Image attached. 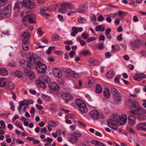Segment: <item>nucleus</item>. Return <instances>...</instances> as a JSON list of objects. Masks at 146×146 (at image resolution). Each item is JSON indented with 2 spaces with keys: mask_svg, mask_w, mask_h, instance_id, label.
Returning <instances> with one entry per match:
<instances>
[{
  "mask_svg": "<svg viewBox=\"0 0 146 146\" xmlns=\"http://www.w3.org/2000/svg\"><path fill=\"white\" fill-rule=\"evenodd\" d=\"M31 56L29 57V61L28 62V66L30 68L32 67L35 64V66L36 70L41 74L45 73L47 67L44 64L39 60H37L36 58V56L33 53H30Z\"/></svg>",
  "mask_w": 146,
  "mask_h": 146,
  "instance_id": "f257e3e1",
  "label": "nucleus"
},
{
  "mask_svg": "<svg viewBox=\"0 0 146 146\" xmlns=\"http://www.w3.org/2000/svg\"><path fill=\"white\" fill-rule=\"evenodd\" d=\"M119 118L120 116L117 114L112 115L110 119L108 120L107 121L108 125L114 130H117V127L115 122L118 123Z\"/></svg>",
  "mask_w": 146,
  "mask_h": 146,
  "instance_id": "f03ea898",
  "label": "nucleus"
},
{
  "mask_svg": "<svg viewBox=\"0 0 146 146\" xmlns=\"http://www.w3.org/2000/svg\"><path fill=\"white\" fill-rule=\"evenodd\" d=\"M23 5L31 9H34L36 6L35 3L30 0H23L22 1V4L16 3L15 8L19 9L21 8V7H22Z\"/></svg>",
  "mask_w": 146,
  "mask_h": 146,
  "instance_id": "7ed1b4c3",
  "label": "nucleus"
},
{
  "mask_svg": "<svg viewBox=\"0 0 146 146\" xmlns=\"http://www.w3.org/2000/svg\"><path fill=\"white\" fill-rule=\"evenodd\" d=\"M50 80V78L48 76L44 75L40 76L38 80H36V84L40 87L45 88L46 84H47Z\"/></svg>",
  "mask_w": 146,
  "mask_h": 146,
  "instance_id": "20e7f679",
  "label": "nucleus"
},
{
  "mask_svg": "<svg viewBox=\"0 0 146 146\" xmlns=\"http://www.w3.org/2000/svg\"><path fill=\"white\" fill-rule=\"evenodd\" d=\"M66 75L67 77L69 78L72 77L73 78H78L79 77V75L78 73L69 68L66 69Z\"/></svg>",
  "mask_w": 146,
  "mask_h": 146,
  "instance_id": "39448f33",
  "label": "nucleus"
},
{
  "mask_svg": "<svg viewBox=\"0 0 146 146\" xmlns=\"http://www.w3.org/2000/svg\"><path fill=\"white\" fill-rule=\"evenodd\" d=\"M111 91L114 97L115 100L118 102H120L121 100V97L119 92L114 88H112Z\"/></svg>",
  "mask_w": 146,
  "mask_h": 146,
  "instance_id": "423d86ee",
  "label": "nucleus"
},
{
  "mask_svg": "<svg viewBox=\"0 0 146 146\" xmlns=\"http://www.w3.org/2000/svg\"><path fill=\"white\" fill-rule=\"evenodd\" d=\"M61 96L67 104H68V101L72 100L73 99L72 96L68 93H63L62 94Z\"/></svg>",
  "mask_w": 146,
  "mask_h": 146,
  "instance_id": "0eeeda50",
  "label": "nucleus"
},
{
  "mask_svg": "<svg viewBox=\"0 0 146 146\" xmlns=\"http://www.w3.org/2000/svg\"><path fill=\"white\" fill-rule=\"evenodd\" d=\"M24 71L28 76L30 79L33 80L34 79L35 74L32 70L26 68L24 69Z\"/></svg>",
  "mask_w": 146,
  "mask_h": 146,
  "instance_id": "6e6552de",
  "label": "nucleus"
},
{
  "mask_svg": "<svg viewBox=\"0 0 146 146\" xmlns=\"http://www.w3.org/2000/svg\"><path fill=\"white\" fill-rule=\"evenodd\" d=\"M68 140L71 143L75 144L79 140V138L73 134H69L68 135Z\"/></svg>",
  "mask_w": 146,
  "mask_h": 146,
  "instance_id": "1a4fd4ad",
  "label": "nucleus"
},
{
  "mask_svg": "<svg viewBox=\"0 0 146 146\" xmlns=\"http://www.w3.org/2000/svg\"><path fill=\"white\" fill-rule=\"evenodd\" d=\"M143 42L142 40L139 39L131 42V44L134 48H138L142 44Z\"/></svg>",
  "mask_w": 146,
  "mask_h": 146,
  "instance_id": "9d476101",
  "label": "nucleus"
},
{
  "mask_svg": "<svg viewBox=\"0 0 146 146\" xmlns=\"http://www.w3.org/2000/svg\"><path fill=\"white\" fill-rule=\"evenodd\" d=\"M89 115L94 119H97L100 118V115L99 112L96 110H93L90 111Z\"/></svg>",
  "mask_w": 146,
  "mask_h": 146,
  "instance_id": "9b49d317",
  "label": "nucleus"
},
{
  "mask_svg": "<svg viewBox=\"0 0 146 146\" xmlns=\"http://www.w3.org/2000/svg\"><path fill=\"white\" fill-rule=\"evenodd\" d=\"M87 5L86 4H81L78 9L77 12L78 13H85L87 11Z\"/></svg>",
  "mask_w": 146,
  "mask_h": 146,
  "instance_id": "f8f14e48",
  "label": "nucleus"
},
{
  "mask_svg": "<svg viewBox=\"0 0 146 146\" xmlns=\"http://www.w3.org/2000/svg\"><path fill=\"white\" fill-rule=\"evenodd\" d=\"M119 118L117 123L119 125H124L126 123L127 120L126 115L125 114L122 115L120 116Z\"/></svg>",
  "mask_w": 146,
  "mask_h": 146,
  "instance_id": "ddd939ff",
  "label": "nucleus"
},
{
  "mask_svg": "<svg viewBox=\"0 0 146 146\" xmlns=\"http://www.w3.org/2000/svg\"><path fill=\"white\" fill-rule=\"evenodd\" d=\"M49 87L50 88L54 90L58 91L60 90V87L55 82H51L48 84Z\"/></svg>",
  "mask_w": 146,
  "mask_h": 146,
  "instance_id": "4468645a",
  "label": "nucleus"
},
{
  "mask_svg": "<svg viewBox=\"0 0 146 146\" xmlns=\"http://www.w3.org/2000/svg\"><path fill=\"white\" fill-rule=\"evenodd\" d=\"M83 29L82 27H79L77 29L76 27L73 26L72 28V31L71 33V35L73 36H75L76 34L78 32H81L82 31Z\"/></svg>",
  "mask_w": 146,
  "mask_h": 146,
  "instance_id": "2eb2a0df",
  "label": "nucleus"
},
{
  "mask_svg": "<svg viewBox=\"0 0 146 146\" xmlns=\"http://www.w3.org/2000/svg\"><path fill=\"white\" fill-rule=\"evenodd\" d=\"M134 80L138 81H141L142 78H145L146 75L143 74H136L135 76H133Z\"/></svg>",
  "mask_w": 146,
  "mask_h": 146,
  "instance_id": "dca6fc26",
  "label": "nucleus"
},
{
  "mask_svg": "<svg viewBox=\"0 0 146 146\" xmlns=\"http://www.w3.org/2000/svg\"><path fill=\"white\" fill-rule=\"evenodd\" d=\"M53 73L54 76L56 78H60L62 76L60 70L58 68H54L53 70Z\"/></svg>",
  "mask_w": 146,
  "mask_h": 146,
  "instance_id": "f3484780",
  "label": "nucleus"
},
{
  "mask_svg": "<svg viewBox=\"0 0 146 146\" xmlns=\"http://www.w3.org/2000/svg\"><path fill=\"white\" fill-rule=\"evenodd\" d=\"M136 128L138 130L146 131V123H139L137 126Z\"/></svg>",
  "mask_w": 146,
  "mask_h": 146,
  "instance_id": "a211bd4d",
  "label": "nucleus"
},
{
  "mask_svg": "<svg viewBox=\"0 0 146 146\" xmlns=\"http://www.w3.org/2000/svg\"><path fill=\"white\" fill-rule=\"evenodd\" d=\"M128 119L129 123L130 125H133L135 123V117L133 115L129 116Z\"/></svg>",
  "mask_w": 146,
  "mask_h": 146,
  "instance_id": "6ab92c4d",
  "label": "nucleus"
},
{
  "mask_svg": "<svg viewBox=\"0 0 146 146\" xmlns=\"http://www.w3.org/2000/svg\"><path fill=\"white\" fill-rule=\"evenodd\" d=\"M22 44V48L24 50H27L29 49V44L28 39H23Z\"/></svg>",
  "mask_w": 146,
  "mask_h": 146,
  "instance_id": "aec40b11",
  "label": "nucleus"
},
{
  "mask_svg": "<svg viewBox=\"0 0 146 146\" xmlns=\"http://www.w3.org/2000/svg\"><path fill=\"white\" fill-rule=\"evenodd\" d=\"M79 110L82 113H84L87 112L88 111V108L86 106V104L84 103L78 108Z\"/></svg>",
  "mask_w": 146,
  "mask_h": 146,
  "instance_id": "412c9836",
  "label": "nucleus"
},
{
  "mask_svg": "<svg viewBox=\"0 0 146 146\" xmlns=\"http://www.w3.org/2000/svg\"><path fill=\"white\" fill-rule=\"evenodd\" d=\"M104 96L106 98H108L111 94L109 89L107 88H105L103 92Z\"/></svg>",
  "mask_w": 146,
  "mask_h": 146,
  "instance_id": "4be33fe9",
  "label": "nucleus"
},
{
  "mask_svg": "<svg viewBox=\"0 0 146 146\" xmlns=\"http://www.w3.org/2000/svg\"><path fill=\"white\" fill-rule=\"evenodd\" d=\"M29 61H27V60H22L20 62V65L23 68H27V66L29 67L28 66V62Z\"/></svg>",
  "mask_w": 146,
  "mask_h": 146,
  "instance_id": "5701e85b",
  "label": "nucleus"
},
{
  "mask_svg": "<svg viewBox=\"0 0 146 146\" xmlns=\"http://www.w3.org/2000/svg\"><path fill=\"white\" fill-rule=\"evenodd\" d=\"M129 103L131 105V108H137L140 107L139 104L135 101L133 100L129 101Z\"/></svg>",
  "mask_w": 146,
  "mask_h": 146,
  "instance_id": "b1692460",
  "label": "nucleus"
},
{
  "mask_svg": "<svg viewBox=\"0 0 146 146\" xmlns=\"http://www.w3.org/2000/svg\"><path fill=\"white\" fill-rule=\"evenodd\" d=\"M7 70L4 68H0V74L5 76L7 75L8 74Z\"/></svg>",
  "mask_w": 146,
  "mask_h": 146,
  "instance_id": "393cba45",
  "label": "nucleus"
},
{
  "mask_svg": "<svg viewBox=\"0 0 146 146\" xmlns=\"http://www.w3.org/2000/svg\"><path fill=\"white\" fill-rule=\"evenodd\" d=\"M137 109H134L131 110L130 112L131 113L135 115H138L140 114V107L137 108Z\"/></svg>",
  "mask_w": 146,
  "mask_h": 146,
  "instance_id": "a878e982",
  "label": "nucleus"
},
{
  "mask_svg": "<svg viewBox=\"0 0 146 146\" xmlns=\"http://www.w3.org/2000/svg\"><path fill=\"white\" fill-rule=\"evenodd\" d=\"M7 80L6 78H1L0 79V87H3L7 83Z\"/></svg>",
  "mask_w": 146,
  "mask_h": 146,
  "instance_id": "bb28decb",
  "label": "nucleus"
},
{
  "mask_svg": "<svg viewBox=\"0 0 146 146\" xmlns=\"http://www.w3.org/2000/svg\"><path fill=\"white\" fill-rule=\"evenodd\" d=\"M11 6L9 5H8L5 7L4 9V11L5 12V14H9L11 12Z\"/></svg>",
  "mask_w": 146,
  "mask_h": 146,
  "instance_id": "cd10ccee",
  "label": "nucleus"
},
{
  "mask_svg": "<svg viewBox=\"0 0 146 146\" xmlns=\"http://www.w3.org/2000/svg\"><path fill=\"white\" fill-rule=\"evenodd\" d=\"M6 87L9 90L13 89L15 88L14 84L11 82H8L6 85Z\"/></svg>",
  "mask_w": 146,
  "mask_h": 146,
  "instance_id": "c85d7f7f",
  "label": "nucleus"
},
{
  "mask_svg": "<svg viewBox=\"0 0 146 146\" xmlns=\"http://www.w3.org/2000/svg\"><path fill=\"white\" fill-rule=\"evenodd\" d=\"M115 73L113 71L111 70L107 73L106 76L108 78L110 79L113 77Z\"/></svg>",
  "mask_w": 146,
  "mask_h": 146,
  "instance_id": "c756f323",
  "label": "nucleus"
},
{
  "mask_svg": "<svg viewBox=\"0 0 146 146\" xmlns=\"http://www.w3.org/2000/svg\"><path fill=\"white\" fill-rule=\"evenodd\" d=\"M105 28L102 25H99L96 27L95 28V30L97 31L103 32L105 30Z\"/></svg>",
  "mask_w": 146,
  "mask_h": 146,
  "instance_id": "7c9ffc66",
  "label": "nucleus"
},
{
  "mask_svg": "<svg viewBox=\"0 0 146 146\" xmlns=\"http://www.w3.org/2000/svg\"><path fill=\"white\" fill-rule=\"evenodd\" d=\"M76 103L77 107L79 108L84 103L80 99H77L76 100Z\"/></svg>",
  "mask_w": 146,
  "mask_h": 146,
  "instance_id": "2f4dec72",
  "label": "nucleus"
},
{
  "mask_svg": "<svg viewBox=\"0 0 146 146\" xmlns=\"http://www.w3.org/2000/svg\"><path fill=\"white\" fill-rule=\"evenodd\" d=\"M30 35V34L29 32H25L23 33L22 35V36L23 38L25 39H28V41Z\"/></svg>",
  "mask_w": 146,
  "mask_h": 146,
  "instance_id": "473e14b6",
  "label": "nucleus"
},
{
  "mask_svg": "<svg viewBox=\"0 0 146 146\" xmlns=\"http://www.w3.org/2000/svg\"><path fill=\"white\" fill-rule=\"evenodd\" d=\"M96 92L98 93H101L102 91V89L100 85L97 84L96 86Z\"/></svg>",
  "mask_w": 146,
  "mask_h": 146,
  "instance_id": "72a5a7b5",
  "label": "nucleus"
},
{
  "mask_svg": "<svg viewBox=\"0 0 146 146\" xmlns=\"http://www.w3.org/2000/svg\"><path fill=\"white\" fill-rule=\"evenodd\" d=\"M58 122L57 121H49L48 122V125L50 127H55L58 125Z\"/></svg>",
  "mask_w": 146,
  "mask_h": 146,
  "instance_id": "f704fd0d",
  "label": "nucleus"
},
{
  "mask_svg": "<svg viewBox=\"0 0 146 146\" xmlns=\"http://www.w3.org/2000/svg\"><path fill=\"white\" fill-rule=\"evenodd\" d=\"M71 4V3H64L61 5L60 7L66 9L67 8H69Z\"/></svg>",
  "mask_w": 146,
  "mask_h": 146,
  "instance_id": "c9c22d12",
  "label": "nucleus"
},
{
  "mask_svg": "<svg viewBox=\"0 0 146 146\" xmlns=\"http://www.w3.org/2000/svg\"><path fill=\"white\" fill-rule=\"evenodd\" d=\"M40 13L44 14L45 13V12L48 10V8L46 6H43L40 8Z\"/></svg>",
  "mask_w": 146,
  "mask_h": 146,
  "instance_id": "e433bc0d",
  "label": "nucleus"
},
{
  "mask_svg": "<svg viewBox=\"0 0 146 146\" xmlns=\"http://www.w3.org/2000/svg\"><path fill=\"white\" fill-rule=\"evenodd\" d=\"M88 62L90 64H92L94 66L96 65L97 63V60L95 59H90L89 60Z\"/></svg>",
  "mask_w": 146,
  "mask_h": 146,
  "instance_id": "4c0bfd02",
  "label": "nucleus"
},
{
  "mask_svg": "<svg viewBox=\"0 0 146 146\" xmlns=\"http://www.w3.org/2000/svg\"><path fill=\"white\" fill-rule=\"evenodd\" d=\"M82 53L85 56H90L91 55V53L89 50H83Z\"/></svg>",
  "mask_w": 146,
  "mask_h": 146,
  "instance_id": "58836bf2",
  "label": "nucleus"
},
{
  "mask_svg": "<svg viewBox=\"0 0 146 146\" xmlns=\"http://www.w3.org/2000/svg\"><path fill=\"white\" fill-rule=\"evenodd\" d=\"M42 97L44 100L46 102H49L51 100L50 98L46 95L43 94Z\"/></svg>",
  "mask_w": 146,
  "mask_h": 146,
  "instance_id": "ea45409f",
  "label": "nucleus"
},
{
  "mask_svg": "<svg viewBox=\"0 0 146 146\" xmlns=\"http://www.w3.org/2000/svg\"><path fill=\"white\" fill-rule=\"evenodd\" d=\"M138 117L139 120H143L146 119V116L143 114L140 113Z\"/></svg>",
  "mask_w": 146,
  "mask_h": 146,
  "instance_id": "a19ab883",
  "label": "nucleus"
},
{
  "mask_svg": "<svg viewBox=\"0 0 146 146\" xmlns=\"http://www.w3.org/2000/svg\"><path fill=\"white\" fill-rule=\"evenodd\" d=\"M96 47H97L98 49L100 50H102L103 49L104 47V43L103 42H102L98 44Z\"/></svg>",
  "mask_w": 146,
  "mask_h": 146,
  "instance_id": "79ce46f5",
  "label": "nucleus"
},
{
  "mask_svg": "<svg viewBox=\"0 0 146 146\" xmlns=\"http://www.w3.org/2000/svg\"><path fill=\"white\" fill-rule=\"evenodd\" d=\"M69 9H70V11L71 13H74L76 12L75 9L74 8V6L72 4L70 6Z\"/></svg>",
  "mask_w": 146,
  "mask_h": 146,
  "instance_id": "37998d69",
  "label": "nucleus"
},
{
  "mask_svg": "<svg viewBox=\"0 0 146 146\" xmlns=\"http://www.w3.org/2000/svg\"><path fill=\"white\" fill-rule=\"evenodd\" d=\"M92 143L94 145H95V146H101L100 145H102L101 142L95 140H92Z\"/></svg>",
  "mask_w": 146,
  "mask_h": 146,
  "instance_id": "c03bdc74",
  "label": "nucleus"
},
{
  "mask_svg": "<svg viewBox=\"0 0 146 146\" xmlns=\"http://www.w3.org/2000/svg\"><path fill=\"white\" fill-rule=\"evenodd\" d=\"M14 74L16 76L19 78H20L21 76L22 72L19 70H17L15 71Z\"/></svg>",
  "mask_w": 146,
  "mask_h": 146,
  "instance_id": "a18cd8bd",
  "label": "nucleus"
},
{
  "mask_svg": "<svg viewBox=\"0 0 146 146\" xmlns=\"http://www.w3.org/2000/svg\"><path fill=\"white\" fill-rule=\"evenodd\" d=\"M52 39L54 41L58 40H59V37L57 34H54L52 37Z\"/></svg>",
  "mask_w": 146,
  "mask_h": 146,
  "instance_id": "49530a36",
  "label": "nucleus"
},
{
  "mask_svg": "<svg viewBox=\"0 0 146 146\" xmlns=\"http://www.w3.org/2000/svg\"><path fill=\"white\" fill-rule=\"evenodd\" d=\"M78 21L80 23H83L86 22V20L85 19L82 17H79L78 18Z\"/></svg>",
  "mask_w": 146,
  "mask_h": 146,
  "instance_id": "de8ad7c7",
  "label": "nucleus"
},
{
  "mask_svg": "<svg viewBox=\"0 0 146 146\" xmlns=\"http://www.w3.org/2000/svg\"><path fill=\"white\" fill-rule=\"evenodd\" d=\"M0 125H1L0 128L1 129H3L5 128V122L3 121H0Z\"/></svg>",
  "mask_w": 146,
  "mask_h": 146,
  "instance_id": "09e8293b",
  "label": "nucleus"
},
{
  "mask_svg": "<svg viewBox=\"0 0 146 146\" xmlns=\"http://www.w3.org/2000/svg\"><path fill=\"white\" fill-rule=\"evenodd\" d=\"M89 36L88 34L85 33H83L81 35V36L82 38L84 40L86 39Z\"/></svg>",
  "mask_w": 146,
  "mask_h": 146,
  "instance_id": "8fccbe9b",
  "label": "nucleus"
},
{
  "mask_svg": "<svg viewBox=\"0 0 146 146\" xmlns=\"http://www.w3.org/2000/svg\"><path fill=\"white\" fill-rule=\"evenodd\" d=\"M28 21L30 23H35L36 22L35 21L34 18L33 17H32L31 15L30 18L28 19Z\"/></svg>",
  "mask_w": 146,
  "mask_h": 146,
  "instance_id": "3c124183",
  "label": "nucleus"
},
{
  "mask_svg": "<svg viewBox=\"0 0 146 146\" xmlns=\"http://www.w3.org/2000/svg\"><path fill=\"white\" fill-rule=\"evenodd\" d=\"M119 46L118 45L117 46H115V47L114 48V49H112L111 50V53H114L119 50Z\"/></svg>",
  "mask_w": 146,
  "mask_h": 146,
  "instance_id": "603ef678",
  "label": "nucleus"
},
{
  "mask_svg": "<svg viewBox=\"0 0 146 146\" xmlns=\"http://www.w3.org/2000/svg\"><path fill=\"white\" fill-rule=\"evenodd\" d=\"M24 104V106H25L27 107H28L29 106V100H24L23 101H22Z\"/></svg>",
  "mask_w": 146,
  "mask_h": 146,
  "instance_id": "864d4df0",
  "label": "nucleus"
},
{
  "mask_svg": "<svg viewBox=\"0 0 146 146\" xmlns=\"http://www.w3.org/2000/svg\"><path fill=\"white\" fill-rule=\"evenodd\" d=\"M23 103L22 101H21L19 102V105L18 108V110L19 111H21V109L22 108V107L24 106V104Z\"/></svg>",
  "mask_w": 146,
  "mask_h": 146,
  "instance_id": "5fc2aeb1",
  "label": "nucleus"
},
{
  "mask_svg": "<svg viewBox=\"0 0 146 146\" xmlns=\"http://www.w3.org/2000/svg\"><path fill=\"white\" fill-rule=\"evenodd\" d=\"M38 33L39 36H41L43 34V32L42 31L41 28L40 27H38L37 29Z\"/></svg>",
  "mask_w": 146,
  "mask_h": 146,
  "instance_id": "6e6d98bb",
  "label": "nucleus"
},
{
  "mask_svg": "<svg viewBox=\"0 0 146 146\" xmlns=\"http://www.w3.org/2000/svg\"><path fill=\"white\" fill-rule=\"evenodd\" d=\"M58 12L62 13H66V9H64L62 8H60L58 9Z\"/></svg>",
  "mask_w": 146,
  "mask_h": 146,
  "instance_id": "4d7b16f0",
  "label": "nucleus"
},
{
  "mask_svg": "<svg viewBox=\"0 0 146 146\" xmlns=\"http://www.w3.org/2000/svg\"><path fill=\"white\" fill-rule=\"evenodd\" d=\"M77 122L78 124L82 127H86V125L84 123L79 120Z\"/></svg>",
  "mask_w": 146,
  "mask_h": 146,
  "instance_id": "13d9d810",
  "label": "nucleus"
},
{
  "mask_svg": "<svg viewBox=\"0 0 146 146\" xmlns=\"http://www.w3.org/2000/svg\"><path fill=\"white\" fill-rule=\"evenodd\" d=\"M8 0H0V3L2 6H3L7 4Z\"/></svg>",
  "mask_w": 146,
  "mask_h": 146,
  "instance_id": "bf43d9fd",
  "label": "nucleus"
},
{
  "mask_svg": "<svg viewBox=\"0 0 146 146\" xmlns=\"http://www.w3.org/2000/svg\"><path fill=\"white\" fill-rule=\"evenodd\" d=\"M96 38L93 37H89L87 40V42H89L91 41L96 40Z\"/></svg>",
  "mask_w": 146,
  "mask_h": 146,
  "instance_id": "052dcab7",
  "label": "nucleus"
},
{
  "mask_svg": "<svg viewBox=\"0 0 146 146\" xmlns=\"http://www.w3.org/2000/svg\"><path fill=\"white\" fill-rule=\"evenodd\" d=\"M91 19L92 22L95 23L96 20V17L95 15H92L91 17Z\"/></svg>",
  "mask_w": 146,
  "mask_h": 146,
  "instance_id": "680f3d73",
  "label": "nucleus"
},
{
  "mask_svg": "<svg viewBox=\"0 0 146 146\" xmlns=\"http://www.w3.org/2000/svg\"><path fill=\"white\" fill-rule=\"evenodd\" d=\"M58 83L60 85H63L64 84V81L62 79L59 78L57 80Z\"/></svg>",
  "mask_w": 146,
  "mask_h": 146,
  "instance_id": "e2e57ef3",
  "label": "nucleus"
},
{
  "mask_svg": "<svg viewBox=\"0 0 146 146\" xmlns=\"http://www.w3.org/2000/svg\"><path fill=\"white\" fill-rule=\"evenodd\" d=\"M66 117L70 119H74L75 118L74 116L72 114L70 113L68 114Z\"/></svg>",
  "mask_w": 146,
  "mask_h": 146,
  "instance_id": "0e129e2a",
  "label": "nucleus"
},
{
  "mask_svg": "<svg viewBox=\"0 0 146 146\" xmlns=\"http://www.w3.org/2000/svg\"><path fill=\"white\" fill-rule=\"evenodd\" d=\"M140 113H142L143 114L146 113V110L145 109L142 108L140 107Z\"/></svg>",
  "mask_w": 146,
  "mask_h": 146,
  "instance_id": "69168bd1",
  "label": "nucleus"
},
{
  "mask_svg": "<svg viewBox=\"0 0 146 146\" xmlns=\"http://www.w3.org/2000/svg\"><path fill=\"white\" fill-rule=\"evenodd\" d=\"M120 77V75H117L114 79V81L115 82L118 83L119 82V78Z\"/></svg>",
  "mask_w": 146,
  "mask_h": 146,
  "instance_id": "338daca9",
  "label": "nucleus"
},
{
  "mask_svg": "<svg viewBox=\"0 0 146 146\" xmlns=\"http://www.w3.org/2000/svg\"><path fill=\"white\" fill-rule=\"evenodd\" d=\"M129 4L131 5H132L133 7H136L137 5H135V2L133 0H130L129 2Z\"/></svg>",
  "mask_w": 146,
  "mask_h": 146,
  "instance_id": "774afa93",
  "label": "nucleus"
}]
</instances>
